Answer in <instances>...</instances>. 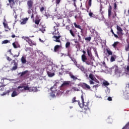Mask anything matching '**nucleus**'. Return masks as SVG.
Here are the masks:
<instances>
[{
	"instance_id": "nucleus-11",
	"label": "nucleus",
	"mask_w": 129,
	"mask_h": 129,
	"mask_svg": "<svg viewBox=\"0 0 129 129\" xmlns=\"http://www.w3.org/2000/svg\"><path fill=\"white\" fill-rule=\"evenodd\" d=\"M3 24L5 29L6 32H9V31H11V28H10V27H9L8 23H6V22H4Z\"/></svg>"
},
{
	"instance_id": "nucleus-59",
	"label": "nucleus",
	"mask_w": 129,
	"mask_h": 129,
	"mask_svg": "<svg viewBox=\"0 0 129 129\" xmlns=\"http://www.w3.org/2000/svg\"><path fill=\"white\" fill-rule=\"evenodd\" d=\"M89 82H90V84L91 85L94 84V82L92 81V80H90Z\"/></svg>"
},
{
	"instance_id": "nucleus-34",
	"label": "nucleus",
	"mask_w": 129,
	"mask_h": 129,
	"mask_svg": "<svg viewBox=\"0 0 129 129\" xmlns=\"http://www.w3.org/2000/svg\"><path fill=\"white\" fill-rule=\"evenodd\" d=\"M106 51H107V53L108 54V55H112V51H111L110 50V49L107 48Z\"/></svg>"
},
{
	"instance_id": "nucleus-32",
	"label": "nucleus",
	"mask_w": 129,
	"mask_h": 129,
	"mask_svg": "<svg viewBox=\"0 0 129 129\" xmlns=\"http://www.w3.org/2000/svg\"><path fill=\"white\" fill-rule=\"evenodd\" d=\"M119 44V42L118 41H116L114 42V43L112 45V46H113V48H116V46H117V44Z\"/></svg>"
},
{
	"instance_id": "nucleus-55",
	"label": "nucleus",
	"mask_w": 129,
	"mask_h": 129,
	"mask_svg": "<svg viewBox=\"0 0 129 129\" xmlns=\"http://www.w3.org/2000/svg\"><path fill=\"white\" fill-rule=\"evenodd\" d=\"M107 100H108V101H111L112 100V98H111V97H108Z\"/></svg>"
},
{
	"instance_id": "nucleus-50",
	"label": "nucleus",
	"mask_w": 129,
	"mask_h": 129,
	"mask_svg": "<svg viewBox=\"0 0 129 129\" xmlns=\"http://www.w3.org/2000/svg\"><path fill=\"white\" fill-rule=\"evenodd\" d=\"M89 16L91 17H93V16H94V14H93V13L91 12H90L89 13Z\"/></svg>"
},
{
	"instance_id": "nucleus-15",
	"label": "nucleus",
	"mask_w": 129,
	"mask_h": 129,
	"mask_svg": "<svg viewBox=\"0 0 129 129\" xmlns=\"http://www.w3.org/2000/svg\"><path fill=\"white\" fill-rule=\"evenodd\" d=\"M116 29H117V30L118 31L117 32V35H120V34H122L123 30H122V29H121V27H120L118 25H117Z\"/></svg>"
},
{
	"instance_id": "nucleus-64",
	"label": "nucleus",
	"mask_w": 129,
	"mask_h": 129,
	"mask_svg": "<svg viewBox=\"0 0 129 129\" xmlns=\"http://www.w3.org/2000/svg\"><path fill=\"white\" fill-rule=\"evenodd\" d=\"M126 70H127V71H129V66H127Z\"/></svg>"
},
{
	"instance_id": "nucleus-42",
	"label": "nucleus",
	"mask_w": 129,
	"mask_h": 129,
	"mask_svg": "<svg viewBox=\"0 0 129 129\" xmlns=\"http://www.w3.org/2000/svg\"><path fill=\"white\" fill-rule=\"evenodd\" d=\"M8 43H10V40H5L2 41V44H8Z\"/></svg>"
},
{
	"instance_id": "nucleus-19",
	"label": "nucleus",
	"mask_w": 129,
	"mask_h": 129,
	"mask_svg": "<svg viewBox=\"0 0 129 129\" xmlns=\"http://www.w3.org/2000/svg\"><path fill=\"white\" fill-rule=\"evenodd\" d=\"M72 103H74V102H78V104H79V105L80 106V107H82L81 105V104H80V101H77L76 100V97H74L73 99H72Z\"/></svg>"
},
{
	"instance_id": "nucleus-3",
	"label": "nucleus",
	"mask_w": 129,
	"mask_h": 129,
	"mask_svg": "<svg viewBox=\"0 0 129 129\" xmlns=\"http://www.w3.org/2000/svg\"><path fill=\"white\" fill-rule=\"evenodd\" d=\"M71 85V82L70 81H64L63 83L60 86V89H64L65 87H69Z\"/></svg>"
},
{
	"instance_id": "nucleus-4",
	"label": "nucleus",
	"mask_w": 129,
	"mask_h": 129,
	"mask_svg": "<svg viewBox=\"0 0 129 129\" xmlns=\"http://www.w3.org/2000/svg\"><path fill=\"white\" fill-rule=\"evenodd\" d=\"M40 22H41V19L39 18H36L34 21L35 24L33 25V28H36V29H39V25H40Z\"/></svg>"
},
{
	"instance_id": "nucleus-7",
	"label": "nucleus",
	"mask_w": 129,
	"mask_h": 129,
	"mask_svg": "<svg viewBox=\"0 0 129 129\" xmlns=\"http://www.w3.org/2000/svg\"><path fill=\"white\" fill-rule=\"evenodd\" d=\"M33 6H34V2L33 0H28L27 1V7L28 9L33 8Z\"/></svg>"
},
{
	"instance_id": "nucleus-1",
	"label": "nucleus",
	"mask_w": 129,
	"mask_h": 129,
	"mask_svg": "<svg viewBox=\"0 0 129 129\" xmlns=\"http://www.w3.org/2000/svg\"><path fill=\"white\" fill-rule=\"evenodd\" d=\"M54 32H53L52 34L53 36L52 37V39L54 42H56L57 43H60V45H56L54 48V52H58L60 49L62 47V44H61V40H60V38H61V36L60 35V33H59V31H57L56 32V26H54Z\"/></svg>"
},
{
	"instance_id": "nucleus-10",
	"label": "nucleus",
	"mask_w": 129,
	"mask_h": 129,
	"mask_svg": "<svg viewBox=\"0 0 129 129\" xmlns=\"http://www.w3.org/2000/svg\"><path fill=\"white\" fill-rule=\"evenodd\" d=\"M8 1L11 9H15V8H16V3H15V0Z\"/></svg>"
},
{
	"instance_id": "nucleus-58",
	"label": "nucleus",
	"mask_w": 129,
	"mask_h": 129,
	"mask_svg": "<svg viewBox=\"0 0 129 129\" xmlns=\"http://www.w3.org/2000/svg\"><path fill=\"white\" fill-rule=\"evenodd\" d=\"M99 86V85H98V84H97V85H94L93 86V88H97V87H98Z\"/></svg>"
},
{
	"instance_id": "nucleus-45",
	"label": "nucleus",
	"mask_w": 129,
	"mask_h": 129,
	"mask_svg": "<svg viewBox=\"0 0 129 129\" xmlns=\"http://www.w3.org/2000/svg\"><path fill=\"white\" fill-rule=\"evenodd\" d=\"M9 93H10V91L8 90L7 91V92L3 93V94H2L1 95L2 96H4V95H7V94H9Z\"/></svg>"
},
{
	"instance_id": "nucleus-9",
	"label": "nucleus",
	"mask_w": 129,
	"mask_h": 129,
	"mask_svg": "<svg viewBox=\"0 0 129 129\" xmlns=\"http://www.w3.org/2000/svg\"><path fill=\"white\" fill-rule=\"evenodd\" d=\"M26 42L28 43L30 46H36L37 45V43L32 41V40L30 38L27 39L26 40Z\"/></svg>"
},
{
	"instance_id": "nucleus-51",
	"label": "nucleus",
	"mask_w": 129,
	"mask_h": 129,
	"mask_svg": "<svg viewBox=\"0 0 129 129\" xmlns=\"http://www.w3.org/2000/svg\"><path fill=\"white\" fill-rule=\"evenodd\" d=\"M116 8H117V5L115 3H114V9L115 11H116Z\"/></svg>"
},
{
	"instance_id": "nucleus-22",
	"label": "nucleus",
	"mask_w": 129,
	"mask_h": 129,
	"mask_svg": "<svg viewBox=\"0 0 129 129\" xmlns=\"http://www.w3.org/2000/svg\"><path fill=\"white\" fill-rule=\"evenodd\" d=\"M38 90V88L37 87H30V91H34V92H36Z\"/></svg>"
},
{
	"instance_id": "nucleus-29",
	"label": "nucleus",
	"mask_w": 129,
	"mask_h": 129,
	"mask_svg": "<svg viewBox=\"0 0 129 129\" xmlns=\"http://www.w3.org/2000/svg\"><path fill=\"white\" fill-rule=\"evenodd\" d=\"M18 69V64H14V66L12 67L11 70L14 71L15 70H17Z\"/></svg>"
},
{
	"instance_id": "nucleus-12",
	"label": "nucleus",
	"mask_w": 129,
	"mask_h": 129,
	"mask_svg": "<svg viewBox=\"0 0 129 129\" xmlns=\"http://www.w3.org/2000/svg\"><path fill=\"white\" fill-rule=\"evenodd\" d=\"M83 109L85 110V111H86L89 109L88 107V103H85V102H83V106H82Z\"/></svg>"
},
{
	"instance_id": "nucleus-56",
	"label": "nucleus",
	"mask_w": 129,
	"mask_h": 129,
	"mask_svg": "<svg viewBox=\"0 0 129 129\" xmlns=\"http://www.w3.org/2000/svg\"><path fill=\"white\" fill-rule=\"evenodd\" d=\"M81 98L82 99V102H84V97H83V95H82L81 96Z\"/></svg>"
},
{
	"instance_id": "nucleus-33",
	"label": "nucleus",
	"mask_w": 129,
	"mask_h": 129,
	"mask_svg": "<svg viewBox=\"0 0 129 129\" xmlns=\"http://www.w3.org/2000/svg\"><path fill=\"white\" fill-rule=\"evenodd\" d=\"M78 37L79 42H80L81 43H83V41H82V38H81V36H80V35L78 34Z\"/></svg>"
},
{
	"instance_id": "nucleus-27",
	"label": "nucleus",
	"mask_w": 129,
	"mask_h": 129,
	"mask_svg": "<svg viewBox=\"0 0 129 129\" xmlns=\"http://www.w3.org/2000/svg\"><path fill=\"white\" fill-rule=\"evenodd\" d=\"M111 33H112V34L114 35V37H115V38H116V39H118V36L115 34V33H114V32H113V30H112V29H111Z\"/></svg>"
},
{
	"instance_id": "nucleus-40",
	"label": "nucleus",
	"mask_w": 129,
	"mask_h": 129,
	"mask_svg": "<svg viewBox=\"0 0 129 129\" xmlns=\"http://www.w3.org/2000/svg\"><path fill=\"white\" fill-rule=\"evenodd\" d=\"M85 40L86 41H88L89 42H90V41H91V37H90V36L87 37L85 38Z\"/></svg>"
},
{
	"instance_id": "nucleus-21",
	"label": "nucleus",
	"mask_w": 129,
	"mask_h": 129,
	"mask_svg": "<svg viewBox=\"0 0 129 129\" xmlns=\"http://www.w3.org/2000/svg\"><path fill=\"white\" fill-rule=\"evenodd\" d=\"M87 53L89 57L91 58L92 57V53L91 52V47L87 49Z\"/></svg>"
},
{
	"instance_id": "nucleus-23",
	"label": "nucleus",
	"mask_w": 129,
	"mask_h": 129,
	"mask_svg": "<svg viewBox=\"0 0 129 129\" xmlns=\"http://www.w3.org/2000/svg\"><path fill=\"white\" fill-rule=\"evenodd\" d=\"M21 60L22 64H26L27 63V60L26 59L25 57L22 56L21 58Z\"/></svg>"
},
{
	"instance_id": "nucleus-31",
	"label": "nucleus",
	"mask_w": 129,
	"mask_h": 129,
	"mask_svg": "<svg viewBox=\"0 0 129 129\" xmlns=\"http://www.w3.org/2000/svg\"><path fill=\"white\" fill-rule=\"evenodd\" d=\"M32 13L33 12H34V10H33V8H28V14H29V15H31V14H32Z\"/></svg>"
},
{
	"instance_id": "nucleus-47",
	"label": "nucleus",
	"mask_w": 129,
	"mask_h": 129,
	"mask_svg": "<svg viewBox=\"0 0 129 129\" xmlns=\"http://www.w3.org/2000/svg\"><path fill=\"white\" fill-rule=\"evenodd\" d=\"M44 11H45V7H42L40 8V11L41 12V13H42V12H44Z\"/></svg>"
},
{
	"instance_id": "nucleus-14",
	"label": "nucleus",
	"mask_w": 129,
	"mask_h": 129,
	"mask_svg": "<svg viewBox=\"0 0 129 129\" xmlns=\"http://www.w3.org/2000/svg\"><path fill=\"white\" fill-rule=\"evenodd\" d=\"M28 21H29V18H23L21 20L20 24L21 25H26Z\"/></svg>"
},
{
	"instance_id": "nucleus-25",
	"label": "nucleus",
	"mask_w": 129,
	"mask_h": 129,
	"mask_svg": "<svg viewBox=\"0 0 129 129\" xmlns=\"http://www.w3.org/2000/svg\"><path fill=\"white\" fill-rule=\"evenodd\" d=\"M18 95V93H17V91L16 90L13 91L11 94L12 97H15V96H17Z\"/></svg>"
},
{
	"instance_id": "nucleus-18",
	"label": "nucleus",
	"mask_w": 129,
	"mask_h": 129,
	"mask_svg": "<svg viewBox=\"0 0 129 129\" xmlns=\"http://www.w3.org/2000/svg\"><path fill=\"white\" fill-rule=\"evenodd\" d=\"M69 75L71 77V78L74 80V81H76L78 78H77V76L73 75L72 73H69Z\"/></svg>"
},
{
	"instance_id": "nucleus-41",
	"label": "nucleus",
	"mask_w": 129,
	"mask_h": 129,
	"mask_svg": "<svg viewBox=\"0 0 129 129\" xmlns=\"http://www.w3.org/2000/svg\"><path fill=\"white\" fill-rule=\"evenodd\" d=\"M61 70H62V72H59V75H63V73H64V71H65V69L64 68H61Z\"/></svg>"
},
{
	"instance_id": "nucleus-39",
	"label": "nucleus",
	"mask_w": 129,
	"mask_h": 129,
	"mask_svg": "<svg viewBox=\"0 0 129 129\" xmlns=\"http://www.w3.org/2000/svg\"><path fill=\"white\" fill-rule=\"evenodd\" d=\"M103 85H104L105 86H108V85H109V83H108L107 81H104V82H103Z\"/></svg>"
},
{
	"instance_id": "nucleus-43",
	"label": "nucleus",
	"mask_w": 129,
	"mask_h": 129,
	"mask_svg": "<svg viewBox=\"0 0 129 129\" xmlns=\"http://www.w3.org/2000/svg\"><path fill=\"white\" fill-rule=\"evenodd\" d=\"M85 62L87 65H91V60H86Z\"/></svg>"
},
{
	"instance_id": "nucleus-57",
	"label": "nucleus",
	"mask_w": 129,
	"mask_h": 129,
	"mask_svg": "<svg viewBox=\"0 0 129 129\" xmlns=\"http://www.w3.org/2000/svg\"><path fill=\"white\" fill-rule=\"evenodd\" d=\"M13 63H14V65L18 64V63H17V62H16V60H15V59H14V60H12V64H13Z\"/></svg>"
},
{
	"instance_id": "nucleus-2",
	"label": "nucleus",
	"mask_w": 129,
	"mask_h": 129,
	"mask_svg": "<svg viewBox=\"0 0 129 129\" xmlns=\"http://www.w3.org/2000/svg\"><path fill=\"white\" fill-rule=\"evenodd\" d=\"M46 71L47 73V75L49 77H53L54 75H55V71L53 70L52 66H48L46 69Z\"/></svg>"
},
{
	"instance_id": "nucleus-48",
	"label": "nucleus",
	"mask_w": 129,
	"mask_h": 129,
	"mask_svg": "<svg viewBox=\"0 0 129 129\" xmlns=\"http://www.w3.org/2000/svg\"><path fill=\"white\" fill-rule=\"evenodd\" d=\"M110 61L111 62H114V61H115V59L114 58V57L112 56L110 58Z\"/></svg>"
},
{
	"instance_id": "nucleus-13",
	"label": "nucleus",
	"mask_w": 129,
	"mask_h": 129,
	"mask_svg": "<svg viewBox=\"0 0 129 129\" xmlns=\"http://www.w3.org/2000/svg\"><path fill=\"white\" fill-rule=\"evenodd\" d=\"M92 3V0H88V6H86V9H85V11L87 12V13L89 12V9H90V7H91V5Z\"/></svg>"
},
{
	"instance_id": "nucleus-52",
	"label": "nucleus",
	"mask_w": 129,
	"mask_h": 129,
	"mask_svg": "<svg viewBox=\"0 0 129 129\" xmlns=\"http://www.w3.org/2000/svg\"><path fill=\"white\" fill-rule=\"evenodd\" d=\"M80 41H78L77 40L75 41V44H77L78 46H80V43H79Z\"/></svg>"
},
{
	"instance_id": "nucleus-44",
	"label": "nucleus",
	"mask_w": 129,
	"mask_h": 129,
	"mask_svg": "<svg viewBox=\"0 0 129 129\" xmlns=\"http://www.w3.org/2000/svg\"><path fill=\"white\" fill-rule=\"evenodd\" d=\"M60 3H61V0H55V4L56 6L60 5Z\"/></svg>"
},
{
	"instance_id": "nucleus-6",
	"label": "nucleus",
	"mask_w": 129,
	"mask_h": 129,
	"mask_svg": "<svg viewBox=\"0 0 129 129\" xmlns=\"http://www.w3.org/2000/svg\"><path fill=\"white\" fill-rule=\"evenodd\" d=\"M20 88H24L20 90L21 92H22V91H24V90H29V91H30V87H29V86H19L17 88L18 89H20Z\"/></svg>"
},
{
	"instance_id": "nucleus-63",
	"label": "nucleus",
	"mask_w": 129,
	"mask_h": 129,
	"mask_svg": "<svg viewBox=\"0 0 129 129\" xmlns=\"http://www.w3.org/2000/svg\"><path fill=\"white\" fill-rule=\"evenodd\" d=\"M59 81L56 82L54 84V86H57V84H59Z\"/></svg>"
},
{
	"instance_id": "nucleus-16",
	"label": "nucleus",
	"mask_w": 129,
	"mask_h": 129,
	"mask_svg": "<svg viewBox=\"0 0 129 129\" xmlns=\"http://www.w3.org/2000/svg\"><path fill=\"white\" fill-rule=\"evenodd\" d=\"M40 26L41 27V28L39 29V31L42 32V33H44V32H46V26H45V25H42L41 23L40 24Z\"/></svg>"
},
{
	"instance_id": "nucleus-60",
	"label": "nucleus",
	"mask_w": 129,
	"mask_h": 129,
	"mask_svg": "<svg viewBox=\"0 0 129 129\" xmlns=\"http://www.w3.org/2000/svg\"><path fill=\"white\" fill-rule=\"evenodd\" d=\"M115 67V72H117V71H118V67H117V66H116Z\"/></svg>"
},
{
	"instance_id": "nucleus-8",
	"label": "nucleus",
	"mask_w": 129,
	"mask_h": 129,
	"mask_svg": "<svg viewBox=\"0 0 129 129\" xmlns=\"http://www.w3.org/2000/svg\"><path fill=\"white\" fill-rule=\"evenodd\" d=\"M70 33L72 37L75 38V34L77 33V30L76 28H73V29L70 30Z\"/></svg>"
},
{
	"instance_id": "nucleus-35",
	"label": "nucleus",
	"mask_w": 129,
	"mask_h": 129,
	"mask_svg": "<svg viewBox=\"0 0 129 129\" xmlns=\"http://www.w3.org/2000/svg\"><path fill=\"white\" fill-rule=\"evenodd\" d=\"M72 90H73V91H80V90L77 87H73Z\"/></svg>"
},
{
	"instance_id": "nucleus-53",
	"label": "nucleus",
	"mask_w": 129,
	"mask_h": 129,
	"mask_svg": "<svg viewBox=\"0 0 129 129\" xmlns=\"http://www.w3.org/2000/svg\"><path fill=\"white\" fill-rule=\"evenodd\" d=\"M12 45H13L14 48H18V47L17 46V45L16 44V43L15 42L13 43Z\"/></svg>"
},
{
	"instance_id": "nucleus-5",
	"label": "nucleus",
	"mask_w": 129,
	"mask_h": 129,
	"mask_svg": "<svg viewBox=\"0 0 129 129\" xmlns=\"http://www.w3.org/2000/svg\"><path fill=\"white\" fill-rule=\"evenodd\" d=\"M81 86L83 89H85L86 90H90V89H91V87H90V86L88 85L85 83H83L81 85Z\"/></svg>"
},
{
	"instance_id": "nucleus-54",
	"label": "nucleus",
	"mask_w": 129,
	"mask_h": 129,
	"mask_svg": "<svg viewBox=\"0 0 129 129\" xmlns=\"http://www.w3.org/2000/svg\"><path fill=\"white\" fill-rule=\"evenodd\" d=\"M22 39H24V40H25V41H27V40H28V39H29V37L23 36L22 37Z\"/></svg>"
},
{
	"instance_id": "nucleus-36",
	"label": "nucleus",
	"mask_w": 129,
	"mask_h": 129,
	"mask_svg": "<svg viewBox=\"0 0 129 129\" xmlns=\"http://www.w3.org/2000/svg\"><path fill=\"white\" fill-rule=\"evenodd\" d=\"M72 61H73V62H74V64H75V65H77V61H76V59L74 58H72V57H70Z\"/></svg>"
},
{
	"instance_id": "nucleus-17",
	"label": "nucleus",
	"mask_w": 129,
	"mask_h": 129,
	"mask_svg": "<svg viewBox=\"0 0 129 129\" xmlns=\"http://www.w3.org/2000/svg\"><path fill=\"white\" fill-rule=\"evenodd\" d=\"M112 10V7H111V5H109L108 7V18H110V17H111V14H112V12L111 11Z\"/></svg>"
},
{
	"instance_id": "nucleus-37",
	"label": "nucleus",
	"mask_w": 129,
	"mask_h": 129,
	"mask_svg": "<svg viewBox=\"0 0 129 129\" xmlns=\"http://www.w3.org/2000/svg\"><path fill=\"white\" fill-rule=\"evenodd\" d=\"M125 50L126 52H128V51H129V42H128V44L126 45L125 47Z\"/></svg>"
},
{
	"instance_id": "nucleus-61",
	"label": "nucleus",
	"mask_w": 129,
	"mask_h": 129,
	"mask_svg": "<svg viewBox=\"0 0 129 129\" xmlns=\"http://www.w3.org/2000/svg\"><path fill=\"white\" fill-rule=\"evenodd\" d=\"M56 28H59L60 27V24L59 23H55Z\"/></svg>"
},
{
	"instance_id": "nucleus-49",
	"label": "nucleus",
	"mask_w": 129,
	"mask_h": 129,
	"mask_svg": "<svg viewBox=\"0 0 129 129\" xmlns=\"http://www.w3.org/2000/svg\"><path fill=\"white\" fill-rule=\"evenodd\" d=\"M6 59L9 62H11V61H12V58H11V57H10L9 56H6Z\"/></svg>"
},
{
	"instance_id": "nucleus-24",
	"label": "nucleus",
	"mask_w": 129,
	"mask_h": 129,
	"mask_svg": "<svg viewBox=\"0 0 129 129\" xmlns=\"http://www.w3.org/2000/svg\"><path fill=\"white\" fill-rule=\"evenodd\" d=\"M82 60L83 62H86V60H87V57H86V55H85V54H83L82 55Z\"/></svg>"
},
{
	"instance_id": "nucleus-28",
	"label": "nucleus",
	"mask_w": 129,
	"mask_h": 129,
	"mask_svg": "<svg viewBox=\"0 0 129 129\" xmlns=\"http://www.w3.org/2000/svg\"><path fill=\"white\" fill-rule=\"evenodd\" d=\"M28 73V71H24L22 73H19V75H20V76H24V75H26V74Z\"/></svg>"
},
{
	"instance_id": "nucleus-26",
	"label": "nucleus",
	"mask_w": 129,
	"mask_h": 129,
	"mask_svg": "<svg viewBox=\"0 0 129 129\" xmlns=\"http://www.w3.org/2000/svg\"><path fill=\"white\" fill-rule=\"evenodd\" d=\"M78 68L83 72L85 71V68H84V67H83V66L79 65Z\"/></svg>"
},
{
	"instance_id": "nucleus-62",
	"label": "nucleus",
	"mask_w": 129,
	"mask_h": 129,
	"mask_svg": "<svg viewBox=\"0 0 129 129\" xmlns=\"http://www.w3.org/2000/svg\"><path fill=\"white\" fill-rule=\"evenodd\" d=\"M67 22H68V23H69V24H71V20H70V19L68 18L67 20Z\"/></svg>"
},
{
	"instance_id": "nucleus-30",
	"label": "nucleus",
	"mask_w": 129,
	"mask_h": 129,
	"mask_svg": "<svg viewBox=\"0 0 129 129\" xmlns=\"http://www.w3.org/2000/svg\"><path fill=\"white\" fill-rule=\"evenodd\" d=\"M89 78L91 79L92 81H94V76L92 74H90L89 76Z\"/></svg>"
},
{
	"instance_id": "nucleus-38",
	"label": "nucleus",
	"mask_w": 129,
	"mask_h": 129,
	"mask_svg": "<svg viewBox=\"0 0 129 129\" xmlns=\"http://www.w3.org/2000/svg\"><path fill=\"white\" fill-rule=\"evenodd\" d=\"M74 25L75 28H77L78 29H81V26L80 25H77L76 23H74Z\"/></svg>"
},
{
	"instance_id": "nucleus-46",
	"label": "nucleus",
	"mask_w": 129,
	"mask_h": 129,
	"mask_svg": "<svg viewBox=\"0 0 129 129\" xmlns=\"http://www.w3.org/2000/svg\"><path fill=\"white\" fill-rule=\"evenodd\" d=\"M70 46V42H67L66 44V48H68Z\"/></svg>"
},
{
	"instance_id": "nucleus-20",
	"label": "nucleus",
	"mask_w": 129,
	"mask_h": 129,
	"mask_svg": "<svg viewBox=\"0 0 129 129\" xmlns=\"http://www.w3.org/2000/svg\"><path fill=\"white\" fill-rule=\"evenodd\" d=\"M53 88H54V87H52L50 88V90L51 91H52V93H51L50 96L52 97H55L56 96L55 95V93H56V91H54H54H53Z\"/></svg>"
}]
</instances>
